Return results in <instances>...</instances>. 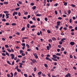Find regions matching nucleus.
I'll return each instance as SVG.
<instances>
[{
  "mask_svg": "<svg viewBox=\"0 0 77 77\" xmlns=\"http://www.w3.org/2000/svg\"><path fill=\"white\" fill-rule=\"evenodd\" d=\"M53 56L54 58H52V59L54 61H57V59L59 60L60 59V57L57 56L56 55H53ZM54 58H55V59Z\"/></svg>",
  "mask_w": 77,
  "mask_h": 77,
  "instance_id": "1",
  "label": "nucleus"
},
{
  "mask_svg": "<svg viewBox=\"0 0 77 77\" xmlns=\"http://www.w3.org/2000/svg\"><path fill=\"white\" fill-rule=\"evenodd\" d=\"M60 21H58L57 23V26H55V28H56V30H58L59 29V26L60 25Z\"/></svg>",
  "mask_w": 77,
  "mask_h": 77,
  "instance_id": "2",
  "label": "nucleus"
},
{
  "mask_svg": "<svg viewBox=\"0 0 77 77\" xmlns=\"http://www.w3.org/2000/svg\"><path fill=\"white\" fill-rule=\"evenodd\" d=\"M31 60L32 62L33 63H35V62H37V61L35 59H33V60L32 59H31Z\"/></svg>",
  "mask_w": 77,
  "mask_h": 77,
  "instance_id": "3",
  "label": "nucleus"
},
{
  "mask_svg": "<svg viewBox=\"0 0 77 77\" xmlns=\"http://www.w3.org/2000/svg\"><path fill=\"white\" fill-rule=\"evenodd\" d=\"M11 75H10V74H9L7 75V76L8 77H13V73H12V72H11Z\"/></svg>",
  "mask_w": 77,
  "mask_h": 77,
  "instance_id": "4",
  "label": "nucleus"
},
{
  "mask_svg": "<svg viewBox=\"0 0 77 77\" xmlns=\"http://www.w3.org/2000/svg\"><path fill=\"white\" fill-rule=\"evenodd\" d=\"M10 56H11L12 59H14V57H15V55H14V54H10Z\"/></svg>",
  "mask_w": 77,
  "mask_h": 77,
  "instance_id": "5",
  "label": "nucleus"
},
{
  "mask_svg": "<svg viewBox=\"0 0 77 77\" xmlns=\"http://www.w3.org/2000/svg\"><path fill=\"white\" fill-rule=\"evenodd\" d=\"M70 44H71V45H74L75 44V43L73 42H70Z\"/></svg>",
  "mask_w": 77,
  "mask_h": 77,
  "instance_id": "6",
  "label": "nucleus"
},
{
  "mask_svg": "<svg viewBox=\"0 0 77 77\" xmlns=\"http://www.w3.org/2000/svg\"><path fill=\"white\" fill-rule=\"evenodd\" d=\"M3 12L4 14H7L9 13V11H3Z\"/></svg>",
  "mask_w": 77,
  "mask_h": 77,
  "instance_id": "7",
  "label": "nucleus"
},
{
  "mask_svg": "<svg viewBox=\"0 0 77 77\" xmlns=\"http://www.w3.org/2000/svg\"><path fill=\"white\" fill-rule=\"evenodd\" d=\"M36 16H37V17H41V16H42V15L40 14H37Z\"/></svg>",
  "mask_w": 77,
  "mask_h": 77,
  "instance_id": "8",
  "label": "nucleus"
},
{
  "mask_svg": "<svg viewBox=\"0 0 77 77\" xmlns=\"http://www.w3.org/2000/svg\"><path fill=\"white\" fill-rule=\"evenodd\" d=\"M7 50L10 53H11V51L10 48L7 49Z\"/></svg>",
  "mask_w": 77,
  "mask_h": 77,
  "instance_id": "9",
  "label": "nucleus"
},
{
  "mask_svg": "<svg viewBox=\"0 0 77 77\" xmlns=\"http://www.w3.org/2000/svg\"><path fill=\"white\" fill-rule=\"evenodd\" d=\"M52 39L53 41H56V38L55 37H53L52 38Z\"/></svg>",
  "mask_w": 77,
  "mask_h": 77,
  "instance_id": "10",
  "label": "nucleus"
},
{
  "mask_svg": "<svg viewBox=\"0 0 77 77\" xmlns=\"http://www.w3.org/2000/svg\"><path fill=\"white\" fill-rule=\"evenodd\" d=\"M43 3L44 4V6H45V4H46V1H45V0H44Z\"/></svg>",
  "mask_w": 77,
  "mask_h": 77,
  "instance_id": "11",
  "label": "nucleus"
},
{
  "mask_svg": "<svg viewBox=\"0 0 77 77\" xmlns=\"http://www.w3.org/2000/svg\"><path fill=\"white\" fill-rule=\"evenodd\" d=\"M70 6H71L73 7V8H75V5H74V4H72Z\"/></svg>",
  "mask_w": 77,
  "mask_h": 77,
  "instance_id": "12",
  "label": "nucleus"
},
{
  "mask_svg": "<svg viewBox=\"0 0 77 77\" xmlns=\"http://www.w3.org/2000/svg\"><path fill=\"white\" fill-rule=\"evenodd\" d=\"M64 50H65V48H64L63 47H62L61 48V51H64Z\"/></svg>",
  "mask_w": 77,
  "mask_h": 77,
  "instance_id": "13",
  "label": "nucleus"
},
{
  "mask_svg": "<svg viewBox=\"0 0 77 77\" xmlns=\"http://www.w3.org/2000/svg\"><path fill=\"white\" fill-rule=\"evenodd\" d=\"M56 55H57V56H61V54H60V53H57L56 54Z\"/></svg>",
  "mask_w": 77,
  "mask_h": 77,
  "instance_id": "14",
  "label": "nucleus"
},
{
  "mask_svg": "<svg viewBox=\"0 0 77 77\" xmlns=\"http://www.w3.org/2000/svg\"><path fill=\"white\" fill-rule=\"evenodd\" d=\"M5 54L6 55H7V56H10L9 54V53H8V52H6Z\"/></svg>",
  "mask_w": 77,
  "mask_h": 77,
  "instance_id": "15",
  "label": "nucleus"
},
{
  "mask_svg": "<svg viewBox=\"0 0 77 77\" xmlns=\"http://www.w3.org/2000/svg\"><path fill=\"white\" fill-rule=\"evenodd\" d=\"M58 5V4L57 3H56L54 5V6L55 7H56V6H57Z\"/></svg>",
  "mask_w": 77,
  "mask_h": 77,
  "instance_id": "16",
  "label": "nucleus"
},
{
  "mask_svg": "<svg viewBox=\"0 0 77 77\" xmlns=\"http://www.w3.org/2000/svg\"><path fill=\"white\" fill-rule=\"evenodd\" d=\"M32 9L33 10H34V9H36V6H34L32 7Z\"/></svg>",
  "mask_w": 77,
  "mask_h": 77,
  "instance_id": "17",
  "label": "nucleus"
},
{
  "mask_svg": "<svg viewBox=\"0 0 77 77\" xmlns=\"http://www.w3.org/2000/svg\"><path fill=\"white\" fill-rule=\"evenodd\" d=\"M41 74H42V72H41V71L39 72L38 73V75H41Z\"/></svg>",
  "mask_w": 77,
  "mask_h": 77,
  "instance_id": "18",
  "label": "nucleus"
},
{
  "mask_svg": "<svg viewBox=\"0 0 77 77\" xmlns=\"http://www.w3.org/2000/svg\"><path fill=\"white\" fill-rule=\"evenodd\" d=\"M25 30V27H23L21 29L22 31H24Z\"/></svg>",
  "mask_w": 77,
  "mask_h": 77,
  "instance_id": "19",
  "label": "nucleus"
},
{
  "mask_svg": "<svg viewBox=\"0 0 77 77\" xmlns=\"http://www.w3.org/2000/svg\"><path fill=\"white\" fill-rule=\"evenodd\" d=\"M21 45L22 46H26V44L24 43H22L21 44Z\"/></svg>",
  "mask_w": 77,
  "mask_h": 77,
  "instance_id": "20",
  "label": "nucleus"
},
{
  "mask_svg": "<svg viewBox=\"0 0 77 77\" xmlns=\"http://www.w3.org/2000/svg\"><path fill=\"white\" fill-rule=\"evenodd\" d=\"M17 75V72H15L14 74V76H16Z\"/></svg>",
  "mask_w": 77,
  "mask_h": 77,
  "instance_id": "21",
  "label": "nucleus"
},
{
  "mask_svg": "<svg viewBox=\"0 0 77 77\" xmlns=\"http://www.w3.org/2000/svg\"><path fill=\"white\" fill-rule=\"evenodd\" d=\"M47 48L48 50H50V47L49 46H47Z\"/></svg>",
  "mask_w": 77,
  "mask_h": 77,
  "instance_id": "22",
  "label": "nucleus"
},
{
  "mask_svg": "<svg viewBox=\"0 0 77 77\" xmlns=\"http://www.w3.org/2000/svg\"><path fill=\"white\" fill-rule=\"evenodd\" d=\"M49 42H53V41H52V40H51V39H49Z\"/></svg>",
  "mask_w": 77,
  "mask_h": 77,
  "instance_id": "23",
  "label": "nucleus"
},
{
  "mask_svg": "<svg viewBox=\"0 0 77 77\" xmlns=\"http://www.w3.org/2000/svg\"><path fill=\"white\" fill-rule=\"evenodd\" d=\"M5 47H6V48H9V46L7 45H5Z\"/></svg>",
  "mask_w": 77,
  "mask_h": 77,
  "instance_id": "24",
  "label": "nucleus"
},
{
  "mask_svg": "<svg viewBox=\"0 0 77 77\" xmlns=\"http://www.w3.org/2000/svg\"><path fill=\"white\" fill-rule=\"evenodd\" d=\"M4 4L8 5V2H4Z\"/></svg>",
  "mask_w": 77,
  "mask_h": 77,
  "instance_id": "25",
  "label": "nucleus"
},
{
  "mask_svg": "<svg viewBox=\"0 0 77 77\" xmlns=\"http://www.w3.org/2000/svg\"><path fill=\"white\" fill-rule=\"evenodd\" d=\"M16 23H13L11 24V25L12 26H16Z\"/></svg>",
  "mask_w": 77,
  "mask_h": 77,
  "instance_id": "26",
  "label": "nucleus"
},
{
  "mask_svg": "<svg viewBox=\"0 0 77 77\" xmlns=\"http://www.w3.org/2000/svg\"><path fill=\"white\" fill-rule=\"evenodd\" d=\"M20 8L19 7L18 8H15V10L16 11H18V10H19V9H20Z\"/></svg>",
  "mask_w": 77,
  "mask_h": 77,
  "instance_id": "27",
  "label": "nucleus"
},
{
  "mask_svg": "<svg viewBox=\"0 0 77 77\" xmlns=\"http://www.w3.org/2000/svg\"><path fill=\"white\" fill-rule=\"evenodd\" d=\"M27 27L28 28H29L30 27V24H28L27 25Z\"/></svg>",
  "mask_w": 77,
  "mask_h": 77,
  "instance_id": "28",
  "label": "nucleus"
},
{
  "mask_svg": "<svg viewBox=\"0 0 77 77\" xmlns=\"http://www.w3.org/2000/svg\"><path fill=\"white\" fill-rule=\"evenodd\" d=\"M45 67H46V68H48V65L47 64H45Z\"/></svg>",
  "mask_w": 77,
  "mask_h": 77,
  "instance_id": "29",
  "label": "nucleus"
},
{
  "mask_svg": "<svg viewBox=\"0 0 77 77\" xmlns=\"http://www.w3.org/2000/svg\"><path fill=\"white\" fill-rule=\"evenodd\" d=\"M18 66L17 65L16 67L15 68V69H18Z\"/></svg>",
  "mask_w": 77,
  "mask_h": 77,
  "instance_id": "30",
  "label": "nucleus"
},
{
  "mask_svg": "<svg viewBox=\"0 0 77 77\" xmlns=\"http://www.w3.org/2000/svg\"><path fill=\"white\" fill-rule=\"evenodd\" d=\"M2 56H6V54L5 53H3L2 54Z\"/></svg>",
  "mask_w": 77,
  "mask_h": 77,
  "instance_id": "31",
  "label": "nucleus"
},
{
  "mask_svg": "<svg viewBox=\"0 0 77 77\" xmlns=\"http://www.w3.org/2000/svg\"><path fill=\"white\" fill-rule=\"evenodd\" d=\"M35 27V25H32L30 27L31 28H34Z\"/></svg>",
  "mask_w": 77,
  "mask_h": 77,
  "instance_id": "32",
  "label": "nucleus"
},
{
  "mask_svg": "<svg viewBox=\"0 0 77 77\" xmlns=\"http://www.w3.org/2000/svg\"><path fill=\"white\" fill-rule=\"evenodd\" d=\"M66 38H63L62 39H61V41H64V40H66Z\"/></svg>",
  "mask_w": 77,
  "mask_h": 77,
  "instance_id": "33",
  "label": "nucleus"
},
{
  "mask_svg": "<svg viewBox=\"0 0 77 77\" xmlns=\"http://www.w3.org/2000/svg\"><path fill=\"white\" fill-rule=\"evenodd\" d=\"M34 70L35 72H36V68H34Z\"/></svg>",
  "mask_w": 77,
  "mask_h": 77,
  "instance_id": "34",
  "label": "nucleus"
},
{
  "mask_svg": "<svg viewBox=\"0 0 77 77\" xmlns=\"http://www.w3.org/2000/svg\"><path fill=\"white\" fill-rule=\"evenodd\" d=\"M47 32L48 33H51V31H50V30H48Z\"/></svg>",
  "mask_w": 77,
  "mask_h": 77,
  "instance_id": "35",
  "label": "nucleus"
},
{
  "mask_svg": "<svg viewBox=\"0 0 77 77\" xmlns=\"http://www.w3.org/2000/svg\"><path fill=\"white\" fill-rule=\"evenodd\" d=\"M17 71L19 72H21V69H17Z\"/></svg>",
  "mask_w": 77,
  "mask_h": 77,
  "instance_id": "36",
  "label": "nucleus"
},
{
  "mask_svg": "<svg viewBox=\"0 0 77 77\" xmlns=\"http://www.w3.org/2000/svg\"><path fill=\"white\" fill-rule=\"evenodd\" d=\"M68 74V76L69 77H71V74L69 73Z\"/></svg>",
  "mask_w": 77,
  "mask_h": 77,
  "instance_id": "37",
  "label": "nucleus"
},
{
  "mask_svg": "<svg viewBox=\"0 0 77 77\" xmlns=\"http://www.w3.org/2000/svg\"><path fill=\"white\" fill-rule=\"evenodd\" d=\"M26 46L27 48H29V47H30L29 45L28 44L26 45Z\"/></svg>",
  "mask_w": 77,
  "mask_h": 77,
  "instance_id": "38",
  "label": "nucleus"
},
{
  "mask_svg": "<svg viewBox=\"0 0 77 77\" xmlns=\"http://www.w3.org/2000/svg\"><path fill=\"white\" fill-rule=\"evenodd\" d=\"M55 13L56 15H57V11H55Z\"/></svg>",
  "mask_w": 77,
  "mask_h": 77,
  "instance_id": "39",
  "label": "nucleus"
},
{
  "mask_svg": "<svg viewBox=\"0 0 77 77\" xmlns=\"http://www.w3.org/2000/svg\"><path fill=\"white\" fill-rule=\"evenodd\" d=\"M42 75L43 77H46V75H45L44 74L42 73Z\"/></svg>",
  "mask_w": 77,
  "mask_h": 77,
  "instance_id": "40",
  "label": "nucleus"
},
{
  "mask_svg": "<svg viewBox=\"0 0 77 77\" xmlns=\"http://www.w3.org/2000/svg\"><path fill=\"white\" fill-rule=\"evenodd\" d=\"M35 5V4L33 3H31V6H34V5Z\"/></svg>",
  "mask_w": 77,
  "mask_h": 77,
  "instance_id": "41",
  "label": "nucleus"
},
{
  "mask_svg": "<svg viewBox=\"0 0 77 77\" xmlns=\"http://www.w3.org/2000/svg\"><path fill=\"white\" fill-rule=\"evenodd\" d=\"M7 62L8 63V64H9L10 65H11V63H10L9 61H7Z\"/></svg>",
  "mask_w": 77,
  "mask_h": 77,
  "instance_id": "42",
  "label": "nucleus"
},
{
  "mask_svg": "<svg viewBox=\"0 0 77 77\" xmlns=\"http://www.w3.org/2000/svg\"><path fill=\"white\" fill-rule=\"evenodd\" d=\"M11 51L13 53H14V50L12 48H11Z\"/></svg>",
  "mask_w": 77,
  "mask_h": 77,
  "instance_id": "43",
  "label": "nucleus"
},
{
  "mask_svg": "<svg viewBox=\"0 0 77 77\" xmlns=\"http://www.w3.org/2000/svg\"><path fill=\"white\" fill-rule=\"evenodd\" d=\"M16 35H20V33L18 32H17L16 33Z\"/></svg>",
  "mask_w": 77,
  "mask_h": 77,
  "instance_id": "44",
  "label": "nucleus"
},
{
  "mask_svg": "<svg viewBox=\"0 0 77 77\" xmlns=\"http://www.w3.org/2000/svg\"><path fill=\"white\" fill-rule=\"evenodd\" d=\"M22 39H28V37H24L22 38Z\"/></svg>",
  "mask_w": 77,
  "mask_h": 77,
  "instance_id": "45",
  "label": "nucleus"
},
{
  "mask_svg": "<svg viewBox=\"0 0 77 77\" xmlns=\"http://www.w3.org/2000/svg\"><path fill=\"white\" fill-rule=\"evenodd\" d=\"M24 14L25 15H27V14H28V12L26 11V12H25V13H24Z\"/></svg>",
  "mask_w": 77,
  "mask_h": 77,
  "instance_id": "46",
  "label": "nucleus"
},
{
  "mask_svg": "<svg viewBox=\"0 0 77 77\" xmlns=\"http://www.w3.org/2000/svg\"><path fill=\"white\" fill-rule=\"evenodd\" d=\"M20 60V59H18L17 60H16V62L17 63H18V62Z\"/></svg>",
  "mask_w": 77,
  "mask_h": 77,
  "instance_id": "47",
  "label": "nucleus"
},
{
  "mask_svg": "<svg viewBox=\"0 0 77 77\" xmlns=\"http://www.w3.org/2000/svg\"><path fill=\"white\" fill-rule=\"evenodd\" d=\"M31 50H32V49H28L27 50L28 51H31Z\"/></svg>",
  "mask_w": 77,
  "mask_h": 77,
  "instance_id": "48",
  "label": "nucleus"
},
{
  "mask_svg": "<svg viewBox=\"0 0 77 77\" xmlns=\"http://www.w3.org/2000/svg\"><path fill=\"white\" fill-rule=\"evenodd\" d=\"M45 21H47V20H48V19L47 18L45 17Z\"/></svg>",
  "mask_w": 77,
  "mask_h": 77,
  "instance_id": "49",
  "label": "nucleus"
},
{
  "mask_svg": "<svg viewBox=\"0 0 77 77\" xmlns=\"http://www.w3.org/2000/svg\"><path fill=\"white\" fill-rule=\"evenodd\" d=\"M59 44H60V45H61V44H63V43L62 42L60 41L59 42Z\"/></svg>",
  "mask_w": 77,
  "mask_h": 77,
  "instance_id": "50",
  "label": "nucleus"
},
{
  "mask_svg": "<svg viewBox=\"0 0 77 77\" xmlns=\"http://www.w3.org/2000/svg\"><path fill=\"white\" fill-rule=\"evenodd\" d=\"M73 68L74 69H75V70H76V69H77V68L75 66H73Z\"/></svg>",
  "mask_w": 77,
  "mask_h": 77,
  "instance_id": "51",
  "label": "nucleus"
},
{
  "mask_svg": "<svg viewBox=\"0 0 77 77\" xmlns=\"http://www.w3.org/2000/svg\"><path fill=\"white\" fill-rule=\"evenodd\" d=\"M2 21H4V22L6 21V19L3 18L2 19Z\"/></svg>",
  "mask_w": 77,
  "mask_h": 77,
  "instance_id": "52",
  "label": "nucleus"
},
{
  "mask_svg": "<svg viewBox=\"0 0 77 77\" xmlns=\"http://www.w3.org/2000/svg\"><path fill=\"white\" fill-rule=\"evenodd\" d=\"M70 23H72V19H70L69 20Z\"/></svg>",
  "mask_w": 77,
  "mask_h": 77,
  "instance_id": "53",
  "label": "nucleus"
},
{
  "mask_svg": "<svg viewBox=\"0 0 77 77\" xmlns=\"http://www.w3.org/2000/svg\"><path fill=\"white\" fill-rule=\"evenodd\" d=\"M24 75L25 76V77H27V74H24Z\"/></svg>",
  "mask_w": 77,
  "mask_h": 77,
  "instance_id": "54",
  "label": "nucleus"
},
{
  "mask_svg": "<svg viewBox=\"0 0 77 77\" xmlns=\"http://www.w3.org/2000/svg\"><path fill=\"white\" fill-rule=\"evenodd\" d=\"M61 47L62 46H61V45H58V48H61Z\"/></svg>",
  "mask_w": 77,
  "mask_h": 77,
  "instance_id": "55",
  "label": "nucleus"
},
{
  "mask_svg": "<svg viewBox=\"0 0 77 77\" xmlns=\"http://www.w3.org/2000/svg\"><path fill=\"white\" fill-rule=\"evenodd\" d=\"M63 29V27L61 26L60 28V30H62V29Z\"/></svg>",
  "mask_w": 77,
  "mask_h": 77,
  "instance_id": "56",
  "label": "nucleus"
},
{
  "mask_svg": "<svg viewBox=\"0 0 77 77\" xmlns=\"http://www.w3.org/2000/svg\"><path fill=\"white\" fill-rule=\"evenodd\" d=\"M64 6H66V5H67V2H65L64 3Z\"/></svg>",
  "mask_w": 77,
  "mask_h": 77,
  "instance_id": "57",
  "label": "nucleus"
},
{
  "mask_svg": "<svg viewBox=\"0 0 77 77\" xmlns=\"http://www.w3.org/2000/svg\"><path fill=\"white\" fill-rule=\"evenodd\" d=\"M71 10H68V14H71Z\"/></svg>",
  "mask_w": 77,
  "mask_h": 77,
  "instance_id": "58",
  "label": "nucleus"
},
{
  "mask_svg": "<svg viewBox=\"0 0 77 77\" xmlns=\"http://www.w3.org/2000/svg\"><path fill=\"white\" fill-rule=\"evenodd\" d=\"M58 19L59 20H62V18L60 17L58 18Z\"/></svg>",
  "mask_w": 77,
  "mask_h": 77,
  "instance_id": "59",
  "label": "nucleus"
},
{
  "mask_svg": "<svg viewBox=\"0 0 77 77\" xmlns=\"http://www.w3.org/2000/svg\"><path fill=\"white\" fill-rule=\"evenodd\" d=\"M5 24L7 26H9V23H6Z\"/></svg>",
  "mask_w": 77,
  "mask_h": 77,
  "instance_id": "60",
  "label": "nucleus"
},
{
  "mask_svg": "<svg viewBox=\"0 0 77 77\" xmlns=\"http://www.w3.org/2000/svg\"><path fill=\"white\" fill-rule=\"evenodd\" d=\"M18 3L19 4H20V5H21V4H22V2L20 1H19Z\"/></svg>",
  "mask_w": 77,
  "mask_h": 77,
  "instance_id": "61",
  "label": "nucleus"
},
{
  "mask_svg": "<svg viewBox=\"0 0 77 77\" xmlns=\"http://www.w3.org/2000/svg\"><path fill=\"white\" fill-rule=\"evenodd\" d=\"M15 12H14L13 13V16H15Z\"/></svg>",
  "mask_w": 77,
  "mask_h": 77,
  "instance_id": "62",
  "label": "nucleus"
},
{
  "mask_svg": "<svg viewBox=\"0 0 77 77\" xmlns=\"http://www.w3.org/2000/svg\"><path fill=\"white\" fill-rule=\"evenodd\" d=\"M45 59H46V60H49V58H48V57H47L45 58Z\"/></svg>",
  "mask_w": 77,
  "mask_h": 77,
  "instance_id": "63",
  "label": "nucleus"
},
{
  "mask_svg": "<svg viewBox=\"0 0 77 77\" xmlns=\"http://www.w3.org/2000/svg\"><path fill=\"white\" fill-rule=\"evenodd\" d=\"M70 57L71 58H72V55H70Z\"/></svg>",
  "mask_w": 77,
  "mask_h": 77,
  "instance_id": "64",
  "label": "nucleus"
}]
</instances>
